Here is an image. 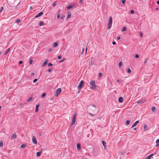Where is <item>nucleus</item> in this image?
Instances as JSON below:
<instances>
[{
	"mask_svg": "<svg viewBox=\"0 0 159 159\" xmlns=\"http://www.w3.org/2000/svg\"><path fill=\"white\" fill-rule=\"evenodd\" d=\"M3 9L4 7H1L0 9V12H2L3 11Z\"/></svg>",
	"mask_w": 159,
	"mask_h": 159,
	"instance_id": "nucleus-35",
	"label": "nucleus"
},
{
	"mask_svg": "<svg viewBox=\"0 0 159 159\" xmlns=\"http://www.w3.org/2000/svg\"><path fill=\"white\" fill-rule=\"evenodd\" d=\"M38 80V79H34L33 81V82L34 83H35V82H36Z\"/></svg>",
	"mask_w": 159,
	"mask_h": 159,
	"instance_id": "nucleus-41",
	"label": "nucleus"
},
{
	"mask_svg": "<svg viewBox=\"0 0 159 159\" xmlns=\"http://www.w3.org/2000/svg\"><path fill=\"white\" fill-rule=\"evenodd\" d=\"M136 130V128H134L133 129V130Z\"/></svg>",
	"mask_w": 159,
	"mask_h": 159,
	"instance_id": "nucleus-63",
	"label": "nucleus"
},
{
	"mask_svg": "<svg viewBox=\"0 0 159 159\" xmlns=\"http://www.w3.org/2000/svg\"><path fill=\"white\" fill-rule=\"evenodd\" d=\"M135 57L136 58H138L139 57V56L138 54H136L135 55Z\"/></svg>",
	"mask_w": 159,
	"mask_h": 159,
	"instance_id": "nucleus-44",
	"label": "nucleus"
},
{
	"mask_svg": "<svg viewBox=\"0 0 159 159\" xmlns=\"http://www.w3.org/2000/svg\"><path fill=\"white\" fill-rule=\"evenodd\" d=\"M145 102L144 100H139L138 102V103H142Z\"/></svg>",
	"mask_w": 159,
	"mask_h": 159,
	"instance_id": "nucleus-25",
	"label": "nucleus"
},
{
	"mask_svg": "<svg viewBox=\"0 0 159 159\" xmlns=\"http://www.w3.org/2000/svg\"><path fill=\"white\" fill-rule=\"evenodd\" d=\"M42 152V151L37 152V153H36L37 156L38 157H39L40 156Z\"/></svg>",
	"mask_w": 159,
	"mask_h": 159,
	"instance_id": "nucleus-16",
	"label": "nucleus"
},
{
	"mask_svg": "<svg viewBox=\"0 0 159 159\" xmlns=\"http://www.w3.org/2000/svg\"><path fill=\"white\" fill-rule=\"evenodd\" d=\"M125 0H122V3L123 4H124L125 2Z\"/></svg>",
	"mask_w": 159,
	"mask_h": 159,
	"instance_id": "nucleus-47",
	"label": "nucleus"
},
{
	"mask_svg": "<svg viewBox=\"0 0 159 159\" xmlns=\"http://www.w3.org/2000/svg\"><path fill=\"white\" fill-rule=\"evenodd\" d=\"M48 62V59H45L44 62L42 64V67H44L47 64Z\"/></svg>",
	"mask_w": 159,
	"mask_h": 159,
	"instance_id": "nucleus-7",
	"label": "nucleus"
},
{
	"mask_svg": "<svg viewBox=\"0 0 159 159\" xmlns=\"http://www.w3.org/2000/svg\"><path fill=\"white\" fill-rule=\"evenodd\" d=\"M26 146V145L25 144H22L21 145L20 147L21 148H24Z\"/></svg>",
	"mask_w": 159,
	"mask_h": 159,
	"instance_id": "nucleus-31",
	"label": "nucleus"
},
{
	"mask_svg": "<svg viewBox=\"0 0 159 159\" xmlns=\"http://www.w3.org/2000/svg\"><path fill=\"white\" fill-rule=\"evenodd\" d=\"M90 84L92 89H95L96 87L95 82L94 80H91L90 82Z\"/></svg>",
	"mask_w": 159,
	"mask_h": 159,
	"instance_id": "nucleus-3",
	"label": "nucleus"
},
{
	"mask_svg": "<svg viewBox=\"0 0 159 159\" xmlns=\"http://www.w3.org/2000/svg\"><path fill=\"white\" fill-rule=\"evenodd\" d=\"M16 134L15 133H14L12 135L11 138V139H13L15 138H16Z\"/></svg>",
	"mask_w": 159,
	"mask_h": 159,
	"instance_id": "nucleus-14",
	"label": "nucleus"
},
{
	"mask_svg": "<svg viewBox=\"0 0 159 159\" xmlns=\"http://www.w3.org/2000/svg\"><path fill=\"white\" fill-rule=\"evenodd\" d=\"M32 141L33 143L35 144H37V142L36 140V139L35 138L34 136H33L32 139Z\"/></svg>",
	"mask_w": 159,
	"mask_h": 159,
	"instance_id": "nucleus-9",
	"label": "nucleus"
},
{
	"mask_svg": "<svg viewBox=\"0 0 159 159\" xmlns=\"http://www.w3.org/2000/svg\"><path fill=\"white\" fill-rule=\"evenodd\" d=\"M123 101V99L122 97H120L118 98V102L120 103H122Z\"/></svg>",
	"mask_w": 159,
	"mask_h": 159,
	"instance_id": "nucleus-11",
	"label": "nucleus"
},
{
	"mask_svg": "<svg viewBox=\"0 0 159 159\" xmlns=\"http://www.w3.org/2000/svg\"><path fill=\"white\" fill-rule=\"evenodd\" d=\"M159 146V143H157V145H156V147H158Z\"/></svg>",
	"mask_w": 159,
	"mask_h": 159,
	"instance_id": "nucleus-62",
	"label": "nucleus"
},
{
	"mask_svg": "<svg viewBox=\"0 0 159 159\" xmlns=\"http://www.w3.org/2000/svg\"><path fill=\"white\" fill-rule=\"evenodd\" d=\"M46 95V93H44L43 94H42L41 95V97L42 98H43Z\"/></svg>",
	"mask_w": 159,
	"mask_h": 159,
	"instance_id": "nucleus-30",
	"label": "nucleus"
},
{
	"mask_svg": "<svg viewBox=\"0 0 159 159\" xmlns=\"http://www.w3.org/2000/svg\"><path fill=\"white\" fill-rule=\"evenodd\" d=\"M130 123V121L129 120H127L126 122V125H128Z\"/></svg>",
	"mask_w": 159,
	"mask_h": 159,
	"instance_id": "nucleus-32",
	"label": "nucleus"
},
{
	"mask_svg": "<svg viewBox=\"0 0 159 159\" xmlns=\"http://www.w3.org/2000/svg\"><path fill=\"white\" fill-rule=\"evenodd\" d=\"M84 48H83V49H82V52H81V54H83V53H84Z\"/></svg>",
	"mask_w": 159,
	"mask_h": 159,
	"instance_id": "nucleus-43",
	"label": "nucleus"
},
{
	"mask_svg": "<svg viewBox=\"0 0 159 159\" xmlns=\"http://www.w3.org/2000/svg\"><path fill=\"white\" fill-rule=\"evenodd\" d=\"M159 143V139H157L156 140V143Z\"/></svg>",
	"mask_w": 159,
	"mask_h": 159,
	"instance_id": "nucleus-48",
	"label": "nucleus"
},
{
	"mask_svg": "<svg viewBox=\"0 0 159 159\" xmlns=\"http://www.w3.org/2000/svg\"><path fill=\"white\" fill-rule=\"evenodd\" d=\"M120 80H116V82L117 83V82L118 83V82H120Z\"/></svg>",
	"mask_w": 159,
	"mask_h": 159,
	"instance_id": "nucleus-61",
	"label": "nucleus"
},
{
	"mask_svg": "<svg viewBox=\"0 0 159 159\" xmlns=\"http://www.w3.org/2000/svg\"><path fill=\"white\" fill-rule=\"evenodd\" d=\"M3 142L2 141H0V147L2 148L3 146Z\"/></svg>",
	"mask_w": 159,
	"mask_h": 159,
	"instance_id": "nucleus-26",
	"label": "nucleus"
},
{
	"mask_svg": "<svg viewBox=\"0 0 159 159\" xmlns=\"http://www.w3.org/2000/svg\"><path fill=\"white\" fill-rule=\"evenodd\" d=\"M62 57V56L61 55H59L57 57V58L59 59H61Z\"/></svg>",
	"mask_w": 159,
	"mask_h": 159,
	"instance_id": "nucleus-38",
	"label": "nucleus"
},
{
	"mask_svg": "<svg viewBox=\"0 0 159 159\" xmlns=\"http://www.w3.org/2000/svg\"><path fill=\"white\" fill-rule=\"evenodd\" d=\"M76 5V4L75 3H74L72 5H71L72 6H73V7L75 6Z\"/></svg>",
	"mask_w": 159,
	"mask_h": 159,
	"instance_id": "nucleus-60",
	"label": "nucleus"
},
{
	"mask_svg": "<svg viewBox=\"0 0 159 159\" xmlns=\"http://www.w3.org/2000/svg\"><path fill=\"white\" fill-rule=\"evenodd\" d=\"M34 75V73H32L31 74V76H33Z\"/></svg>",
	"mask_w": 159,
	"mask_h": 159,
	"instance_id": "nucleus-57",
	"label": "nucleus"
},
{
	"mask_svg": "<svg viewBox=\"0 0 159 159\" xmlns=\"http://www.w3.org/2000/svg\"><path fill=\"white\" fill-rule=\"evenodd\" d=\"M96 109V106L95 105L93 104L89 105L87 108L88 112H92L95 113V111Z\"/></svg>",
	"mask_w": 159,
	"mask_h": 159,
	"instance_id": "nucleus-1",
	"label": "nucleus"
},
{
	"mask_svg": "<svg viewBox=\"0 0 159 159\" xmlns=\"http://www.w3.org/2000/svg\"><path fill=\"white\" fill-rule=\"evenodd\" d=\"M126 30V28L125 27H124L122 28V32H124Z\"/></svg>",
	"mask_w": 159,
	"mask_h": 159,
	"instance_id": "nucleus-28",
	"label": "nucleus"
},
{
	"mask_svg": "<svg viewBox=\"0 0 159 159\" xmlns=\"http://www.w3.org/2000/svg\"><path fill=\"white\" fill-rule=\"evenodd\" d=\"M144 129L145 130H147L148 129V127L146 125H144Z\"/></svg>",
	"mask_w": 159,
	"mask_h": 159,
	"instance_id": "nucleus-20",
	"label": "nucleus"
},
{
	"mask_svg": "<svg viewBox=\"0 0 159 159\" xmlns=\"http://www.w3.org/2000/svg\"><path fill=\"white\" fill-rule=\"evenodd\" d=\"M48 66H52L53 65L51 63H49L48 64Z\"/></svg>",
	"mask_w": 159,
	"mask_h": 159,
	"instance_id": "nucleus-39",
	"label": "nucleus"
},
{
	"mask_svg": "<svg viewBox=\"0 0 159 159\" xmlns=\"http://www.w3.org/2000/svg\"><path fill=\"white\" fill-rule=\"evenodd\" d=\"M116 44V42L115 41H114L112 42V44L114 45H115Z\"/></svg>",
	"mask_w": 159,
	"mask_h": 159,
	"instance_id": "nucleus-58",
	"label": "nucleus"
},
{
	"mask_svg": "<svg viewBox=\"0 0 159 159\" xmlns=\"http://www.w3.org/2000/svg\"><path fill=\"white\" fill-rule=\"evenodd\" d=\"M102 75V73H100L99 74V76L101 77Z\"/></svg>",
	"mask_w": 159,
	"mask_h": 159,
	"instance_id": "nucleus-46",
	"label": "nucleus"
},
{
	"mask_svg": "<svg viewBox=\"0 0 159 159\" xmlns=\"http://www.w3.org/2000/svg\"><path fill=\"white\" fill-rule=\"evenodd\" d=\"M83 2V0H80L79 3L80 4H81Z\"/></svg>",
	"mask_w": 159,
	"mask_h": 159,
	"instance_id": "nucleus-51",
	"label": "nucleus"
},
{
	"mask_svg": "<svg viewBox=\"0 0 159 159\" xmlns=\"http://www.w3.org/2000/svg\"><path fill=\"white\" fill-rule=\"evenodd\" d=\"M112 18L111 16L109 17L108 20V23L107 24L108 27L107 29H110L112 26Z\"/></svg>",
	"mask_w": 159,
	"mask_h": 159,
	"instance_id": "nucleus-2",
	"label": "nucleus"
},
{
	"mask_svg": "<svg viewBox=\"0 0 159 159\" xmlns=\"http://www.w3.org/2000/svg\"><path fill=\"white\" fill-rule=\"evenodd\" d=\"M65 60V59H63L59 61V63H61L63 62Z\"/></svg>",
	"mask_w": 159,
	"mask_h": 159,
	"instance_id": "nucleus-56",
	"label": "nucleus"
},
{
	"mask_svg": "<svg viewBox=\"0 0 159 159\" xmlns=\"http://www.w3.org/2000/svg\"><path fill=\"white\" fill-rule=\"evenodd\" d=\"M148 58H146V60L143 63V65H144V66H145V64L146 63L147 61L148 60Z\"/></svg>",
	"mask_w": 159,
	"mask_h": 159,
	"instance_id": "nucleus-33",
	"label": "nucleus"
},
{
	"mask_svg": "<svg viewBox=\"0 0 159 159\" xmlns=\"http://www.w3.org/2000/svg\"><path fill=\"white\" fill-rule=\"evenodd\" d=\"M48 70L49 72H51L52 71V68H51V69H48Z\"/></svg>",
	"mask_w": 159,
	"mask_h": 159,
	"instance_id": "nucleus-49",
	"label": "nucleus"
},
{
	"mask_svg": "<svg viewBox=\"0 0 159 159\" xmlns=\"http://www.w3.org/2000/svg\"><path fill=\"white\" fill-rule=\"evenodd\" d=\"M77 116L76 113H75L73 116L72 118V121L71 124V125H74L75 122L76 118Z\"/></svg>",
	"mask_w": 159,
	"mask_h": 159,
	"instance_id": "nucleus-6",
	"label": "nucleus"
},
{
	"mask_svg": "<svg viewBox=\"0 0 159 159\" xmlns=\"http://www.w3.org/2000/svg\"><path fill=\"white\" fill-rule=\"evenodd\" d=\"M19 64H22L23 63V61H20L19 62Z\"/></svg>",
	"mask_w": 159,
	"mask_h": 159,
	"instance_id": "nucleus-53",
	"label": "nucleus"
},
{
	"mask_svg": "<svg viewBox=\"0 0 159 159\" xmlns=\"http://www.w3.org/2000/svg\"><path fill=\"white\" fill-rule=\"evenodd\" d=\"M151 109L152 111H154L155 110V107H152Z\"/></svg>",
	"mask_w": 159,
	"mask_h": 159,
	"instance_id": "nucleus-37",
	"label": "nucleus"
},
{
	"mask_svg": "<svg viewBox=\"0 0 159 159\" xmlns=\"http://www.w3.org/2000/svg\"><path fill=\"white\" fill-rule=\"evenodd\" d=\"M58 45V43L57 42H55L54 43L53 46L54 47H56Z\"/></svg>",
	"mask_w": 159,
	"mask_h": 159,
	"instance_id": "nucleus-22",
	"label": "nucleus"
},
{
	"mask_svg": "<svg viewBox=\"0 0 159 159\" xmlns=\"http://www.w3.org/2000/svg\"><path fill=\"white\" fill-rule=\"evenodd\" d=\"M157 3L158 4H159V1H158L157 2Z\"/></svg>",
	"mask_w": 159,
	"mask_h": 159,
	"instance_id": "nucleus-64",
	"label": "nucleus"
},
{
	"mask_svg": "<svg viewBox=\"0 0 159 159\" xmlns=\"http://www.w3.org/2000/svg\"><path fill=\"white\" fill-rule=\"evenodd\" d=\"M52 51V49L51 48H49L48 51V52H50Z\"/></svg>",
	"mask_w": 159,
	"mask_h": 159,
	"instance_id": "nucleus-50",
	"label": "nucleus"
},
{
	"mask_svg": "<svg viewBox=\"0 0 159 159\" xmlns=\"http://www.w3.org/2000/svg\"><path fill=\"white\" fill-rule=\"evenodd\" d=\"M33 61L32 59H30L29 61V63L30 64H31L32 63Z\"/></svg>",
	"mask_w": 159,
	"mask_h": 159,
	"instance_id": "nucleus-45",
	"label": "nucleus"
},
{
	"mask_svg": "<svg viewBox=\"0 0 159 159\" xmlns=\"http://www.w3.org/2000/svg\"><path fill=\"white\" fill-rule=\"evenodd\" d=\"M122 66V62L121 61H120L119 63V67L120 68Z\"/></svg>",
	"mask_w": 159,
	"mask_h": 159,
	"instance_id": "nucleus-27",
	"label": "nucleus"
},
{
	"mask_svg": "<svg viewBox=\"0 0 159 159\" xmlns=\"http://www.w3.org/2000/svg\"><path fill=\"white\" fill-rule=\"evenodd\" d=\"M71 13H70L69 11L67 12V17L66 18L67 20L68 19H69L70 17L71 16Z\"/></svg>",
	"mask_w": 159,
	"mask_h": 159,
	"instance_id": "nucleus-10",
	"label": "nucleus"
},
{
	"mask_svg": "<svg viewBox=\"0 0 159 159\" xmlns=\"http://www.w3.org/2000/svg\"><path fill=\"white\" fill-rule=\"evenodd\" d=\"M39 104L37 105L35 107V112H37L38 111L39 107Z\"/></svg>",
	"mask_w": 159,
	"mask_h": 159,
	"instance_id": "nucleus-15",
	"label": "nucleus"
},
{
	"mask_svg": "<svg viewBox=\"0 0 159 159\" xmlns=\"http://www.w3.org/2000/svg\"><path fill=\"white\" fill-rule=\"evenodd\" d=\"M20 19H17L16 20V22L17 23H19L20 22Z\"/></svg>",
	"mask_w": 159,
	"mask_h": 159,
	"instance_id": "nucleus-40",
	"label": "nucleus"
},
{
	"mask_svg": "<svg viewBox=\"0 0 159 159\" xmlns=\"http://www.w3.org/2000/svg\"><path fill=\"white\" fill-rule=\"evenodd\" d=\"M130 12L131 14H133L134 13V10H131Z\"/></svg>",
	"mask_w": 159,
	"mask_h": 159,
	"instance_id": "nucleus-42",
	"label": "nucleus"
},
{
	"mask_svg": "<svg viewBox=\"0 0 159 159\" xmlns=\"http://www.w3.org/2000/svg\"><path fill=\"white\" fill-rule=\"evenodd\" d=\"M84 81L83 80H81L79 84L78 88L80 89H81L84 87Z\"/></svg>",
	"mask_w": 159,
	"mask_h": 159,
	"instance_id": "nucleus-4",
	"label": "nucleus"
},
{
	"mask_svg": "<svg viewBox=\"0 0 159 159\" xmlns=\"http://www.w3.org/2000/svg\"><path fill=\"white\" fill-rule=\"evenodd\" d=\"M89 112V114L91 116H94L96 114H94V113H92V112Z\"/></svg>",
	"mask_w": 159,
	"mask_h": 159,
	"instance_id": "nucleus-21",
	"label": "nucleus"
},
{
	"mask_svg": "<svg viewBox=\"0 0 159 159\" xmlns=\"http://www.w3.org/2000/svg\"><path fill=\"white\" fill-rule=\"evenodd\" d=\"M139 34H140V35L141 37H142L143 36V34L142 32H140Z\"/></svg>",
	"mask_w": 159,
	"mask_h": 159,
	"instance_id": "nucleus-55",
	"label": "nucleus"
},
{
	"mask_svg": "<svg viewBox=\"0 0 159 159\" xmlns=\"http://www.w3.org/2000/svg\"><path fill=\"white\" fill-rule=\"evenodd\" d=\"M43 12L42 11H41L38 14L36 15L35 16V18H37L38 17H39L40 16H41L42 15H43Z\"/></svg>",
	"mask_w": 159,
	"mask_h": 159,
	"instance_id": "nucleus-8",
	"label": "nucleus"
},
{
	"mask_svg": "<svg viewBox=\"0 0 159 159\" xmlns=\"http://www.w3.org/2000/svg\"><path fill=\"white\" fill-rule=\"evenodd\" d=\"M127 72L129 73H130L131 72V70L130 68H128L127 69Z\"/></svg>",
	"mask_w": 159,
	"mask_h": 159,
	"instance_id": "nucleus-34",
	"label": "nucleus"
},
{
	"mask_svg": "<svg viewBox=\"0 0 159 159\" xmlns=\"http://www.w3.org/2000/svg\"><path fill=\"white\" fill-rule=\"evenodd\" d=\"M32 97H30L27 100V101L28 102H30L32 100Z\"/></svg>",
	"mask_w": 159,
	"mask_h": 159,
	"instance_id": "nucleus-24",
	"label": "nucleus"
},
{
	"mask_svg": "<svg viewBox=\"0 0 159 159\" xmlns=\"http://www.w3.org/2000/svg\"><path fill=\"white\" fill-rule=\"evenodd\" d=\"M102 143L103 146L105 148V149H106V142L104 141H102Z\"/></svg>",
	"mask_w": 159,
	"mask_h": 159,
	"instance_id": "nucleus-17",
	"label": "nucleus"
},
{
	"mask_svg": "<svg viewBox=\"0 0 159 159\" xmlns=\"http://www.w3.org/2000/svg\"><path fill=\"white\" fill-rule=\"evenodd\" d=\"M43 21H41L39 23V25L40 26H42L43 24Z\"/></svg>",
	"mask_w": 159,
	"mask_h": 159,
	"instance_id": "nucleus-36",
	"label": "nucleus"
},
{
	"mask_svg": "<svg viewBox=\"0 0 159 159\" xmlns=\"http://www.w3.org/2000/svg\"><path fill=\"white\" fill-rule=\"evenodd\" d=\"M77 148L78 149H80V144L79 143H77Z\"/></svg>",
	"mask_w": 159,
	"mask_h": 159,
	"instance_id": "nucleus-18",
	"label": "nucleus"
},
{
	"mask_svg": "<svg viewBox=\"0 0 159 159\" xmlns=\"http://www.w3.org/2000/svg\"><path fill=\"white\" fill-rule=\"evenodd\" d=\"M60 17V12H58L57 15V19H58Z\"/></svg>",
	"mask_w": 159,
	"mask_h": 159,
	"instance_id": "nucleus-29",
	"label": "nucleus"
},
{
	"mask_svg": "<svg viewBox=\"0 0 159 159\" xmlns=\"http://www.w3.org/2000/svg\"><path fill=\"white\" fill-rule=\"evenodd\" d=\"M120 36L118 37L117 38V40H120Z\"/></svg>",
	"mask_w": 159,
	"mask_h": 159,
	"instance_id": "nucleus-59",
	"label": "nucleus"
},
{
	"mask_svg": "<svg viewBox=\"0 0 159 159\" xmlns=\"http://www.w3.org/2000/svg\"><path fill=\"white\" fill-rule=\"evenodd\" d=\"M153 154H152L148 156L147 157H146L145 159H150L152 156L153 155Z\"/></svg>",
	"mask_w": 159,
	"mask_h": 159,
	"instance_id": "nucleus-13",
	"label": "nucleus"
},
{
	"mask_svg": "<svg viewBox=\"0 0 159 159\" xmlns=\"http://www.w3.org/2000/svg\"><path fill=\"white\" fill-rule=\"evenodd\" d=\"M65 17V15H63V16H62L61 17V19H63L64 17Z\"/></svg>",
	"mask_w": 159,
	"mask_h": 159,
	"instance_id": "nucleus-54",
	"label": "nucleus"
},
{
	"mask_svg": "<svg viewBox=\"0 0 159 159\" xmlns=\"http://www.w3.org/2000/svg\"><path fill=\"white\" fill-rule=\"evenodd\" d=\"M56 5V2H54L53 4H52V5L53 6H55Z\"/></svg>",
	"mask_w": 159,
	"mask_h": 159,
	"instance_id": "nucleus-52",
	"label": "nucleus"
},
{
	"mask_svg": "<svg viewBox=\"0 0 159 159\" xmlns=\"http://www.w3.org/2000/svg\"><path fill=\"white\" fill-rule=\"evenodd\" d=\"M73 7V6L71 5H70L67 7V10H68L69 9L72 8Z\"/></svg>",
	"mask_w": 159,
	"mask_h": 159,
	"instance_id": "nucleus-23",
	"label": "nucleus"
},
{
	"mask_svg": "<svg viewBox=\"0 0 159 159\" xmlns=\"http://www.w3.org/2000/svg\"><path fill=\"white\" fill-rule=\"evenodd\" d=\"M139 123V121L138 120L136 121L135 123L133 124L131 127V128H133L134 127H135L138 123Z\"/></svg>",
	"mask_w": 159,
	"mask_h": 159,
	"instance_id": "nucleus-12",
	"label": "nucleus"
},
{
	"mask_svg": "<svg viewBox=\"0 0 159 159\" xmlns=\"http://www.w3.org/2000/svg\"><path fill=\"white\" fill-rule=\"evenodd\" d=\"M10 48H8L5 52L4 54L6 55L7 54V53L10 51Z\"/></svg>",
	"mask_w": 159,
	"mask_h": 159,
	"instance_id": "nucleus-19",
	"label": "nucleus"
},
{
	"mask_svg": "<svg viewBox=\"0 0 159 159\" xmlns=\"http://www.w3.org/2000/svg\"><path fill=\"white\" fill-rule=\"evenodd\" d=\"M61 88H59L57 89L55 92V96H57L61 92Z\"/></svg>",
	"mask_w": 159,
	"mask_h": 159,
	"instance_id": "nucleus-5",
	"label": "nucleus"
}]
</instances>
